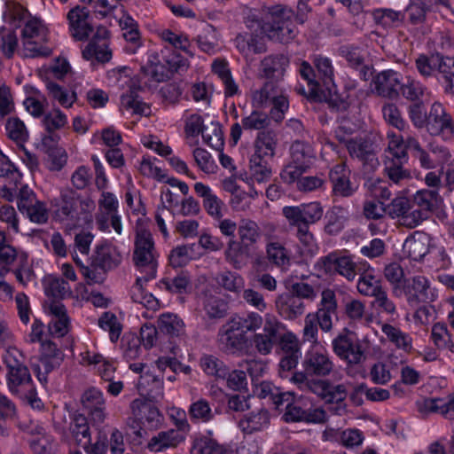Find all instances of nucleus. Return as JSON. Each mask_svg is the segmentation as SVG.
<instances>
[{"label":"nucleus","mask_w":454,"mask_h":454,"mask_svg":"<svg viewBox=\"0 0 454 454\" xmlns=\"http://www.w3.org/2000/svg\"><path fill=\"white\" fill-rule=\"evenodd\" d=\"M63 360L64 354L57 347L56 343L51 340L42 341L38 363H31V367L36 374L38 380L43 384H46L48 374L58 369Z\"/></svg>","instance_id":"dca6fc26"},{"label":"nucleus","mask_w":454,"mask_h":454,"mask_svg":"<svg viewBox=\"0 0 454 454\" xmlns=\"http://www.w3.org/2000/svg\"><path fill=\"white\" fill-rule=\"evenodd\" d=\"M275 303L278 312L286 319L293 320L304 313L303 301L290 291L279 294Z\"/></svg>","instance_id":"7c9ffc66"},{"label":"nucleus","mask_w":454,"mask_h":454,"mask_svg":"<svg viewBox=\"0 0 454 454\" xmlns=\"http://www.w3.org/2000/svg\"><path fill=\"white\" fill-rule=\"evenodd\" d=\"M441 203L442 198L437 190L422 189L418 191L413 195V219H417L420 224L440 207Z\"/></svg>","instance_id":"412c9836"},{"label":"nucleus","mask_w":454,"mask_h":454,"mask_svg":"<svg viewBox=\"0 0 454 454\" xmlns=\"http://www.w3.org/2000/svg\"><path fill=\"white\" fill-rule=\"evenodd\" d=\"M336 309L337 302L334 292L331 289L324 290L322 292L321 307L313 315L323 331L328 332L332 329V317L336 314Z\"/></svg>","instance_id":"c85d7f7f"},{"label":"nucleus","mask_w":454,"mask_h":454,"mask_svg":"<svg viewBox=\"0 0 454 454\" xmlns=\"http://www.w3.org/2000/svg\"><path fill=\"white\" fill-rule=\"evenodd\" d=\"M6 367V382L12 393H19L20 387L28 386L32 380L28 368L24 364L22 353L16 348H9L2 356Z\"/></svg>","instance_id":"1a4fd4ad"},{"label":"nucleus","mask_w":454,"mask_h":454,"mask_svg":"<svg viewBox=\"0 0 454 454\" xmlns=\"http://www.w3.org/2000/svg\"><path fill=\"white\" fill-rule=\"evenodd\" d=\"M373 16L376 22L383 27H392L397 23L403 22V12L395 11L393 9H377Z\"/></svg>","instance_id":"69168bd1"},{"label":"nucleus","mask_w":454,"mask_h":454,"mask_svg":"<svg viewBox=\"0 0 454 454\" xmlns=\"http://www.w3.org/2000/svg\"><path fill=\"white\" fill-rule=\"evenodd\" d=\"M241 123L246 130H258L260 132L270 127V119L266 113L254 110L249 115L242 118Z\"/></svg>","instance_id":"4d7b16f0"},{"label":"nucleus","mask_w":454,"mask_h":454,"mask_svg":"<svg viewBox=\"0 0 454 454\" xmlns=\"http://www.w3.org/2000/svg\"><path fill=\"white\" fill-rule=\"evenodd\" d=\"M289 65L288 59L283 54L269 55L261 62L262 75L266 78L267 82L263 85H272L273 81L280 80Z\"/></svg>","instance_id":"a878e982"},{"label":"nucleus","mask_w":454,"mask_h":454,"mask_svg":"<svg viewBox=\"0 0 454 454\" xmlns=\"http://www.w3.org/2000/svg\"><path fill=\"white\" fill-rule=\"evenodd\" d=\"M238 50L246 55L259 54L266 51L264 37L254 33L239 34L236 37Z\"/></svg>","instance_id":"c9c22d12"},{"label":"nucleus","mask_w":454,"mask_h":454,"mask_svg":"<svg viewBox=\"0 0 454 454\" xmlns=\"http://www.w3.org/2000/svg\"><path fill=\"white\" fill-rule=\"evenodd\" d=\"M273 158H265L260 154H253L250 158L251 178L257 183L268 182L271 177V166L270 161Z\"/></svg>","instance_id":"a19ab883"},{"label":"nucleus","mask_w":454,"mask_h":454,"mask_svg":"<svg viewBox=\"0 0 454 454\" xmlns=\"http://www.w3.org/2000/svg\"><path fill=\"white\" fill-rule=\"evenodd\" d=\"M382 289L380 280L372 274H364L357 282L358 292L365 296L374 297Z\"/></svg>","instance_id":"052dcab7"},{"label":"nucleus","mask_w":454,"mask_h":454,"mask_svg":"<svg viewBox=\"0 0 454 454\" xmlns=\"http://www.w3.org/2000/svg\"><path fill=\"white\" fill-rule=\"evenodd\" d=\"M329 178L333 184V196L348 198L356 191L357 187L353 186L348 176L346 173L344 164H337L329 173Z\"/></svg>","instance_id":"cd10ccee"},{"label":"nucleus","mask_w":454,"mask_h":454,"mask_svg":"<svg viewBox=\"0 0 454 454\" xmlns=\"http://www.w3.org/2000/svg\"><path fill=\"white\" fill-rule=\"evenodd\" d=\"M160 37L167 44L160 51L148 50L146 64L141 67L145 75L158 83L167 82L176 74H181L187 70L188 59L180 51L192 55L189 51L191 43L186 35L164 29Z\"/></svg>","instance_id":"f257e3e1"},{"label":"nucleus","mask_w":454,"mask_h":454,"mask_svg":"<svg viewBox=\"0 0 454 454\" xmlns=\"http://www.w3.org/2000/svg\"><path fill=\"white\" fill-rule=\"evenodd\" d=\"M143 87H130L129 93L121 97V110L131 111L132 114L147 115L149 106L139 99L138 91Z\"/></svg>","instance_id":"37998d69"},{"label":"nucleus","mask_w":454,"mask_h":454,"mask_svg":"<svg viewBox=\"0 0 454 454\" xmlns=\"http://www.w3.org/2000/svg\"><path fill=\"white\" fill-rule=\"evenodd\" d=\"M194 40L198 48L208 55H214L219 50L216 32L213 26L207 25Z\"/></svg>","instance_id":"de8ad7c7"},{"label":"nucleus","mask_w":454,"mask_h":454,"mask_svg":"<svg viewBox=\"0 0 454 454\" xmlns=\"http://www.w3.org/2000/svg\"><path fill=\"white\" fill-rule=\"evenodd\" d=\"M251 250L250 247L240 240H230L224 252L225 259L235 269H241L247 264Z\"/></svg>","instance_id":"f704fd0d"},{"label":"nucleus","mask_w":454,"mask_h":454,"mask_svg":"<svg viewBox=\"0 0 454 454\" xmlns=\"http://www.w3.org/2000/svg\"><path fill=\"white\" fill-rule=\"evenodd\" d=\"M119 25L126 43L123 51L129 55L137 53L144 46L138 22L129 14H125L120 19Z\"/></svg>","instance_id":"5701e85b"},{"label":"nucleus","mask_w":454,"mask_h":454,"mask_svg":"<svg viewBox=\"0 0 454 454\" xmlns=\"http://www.w3.org/2000/svg\"><path fill=\"white\" fill-rule=\"evenodd\" d=\"M204 142L216 151L222 152L224 145L223 132L219 122L212 121L202 131Z\"/></svg>","instance_id":"864d4df0"},{"label":"nucleus","mask_w":454,"mask_h":454,"mask_svg":"<svg viewBox=\"0 0 454 454\" xmlns=\"http://www.w3.org/2000/svg\"><path fill=\"white\" fill-rule=\"evenodd\" d=\"M382 332L387 335L391 342L396 345L397 348H401L404 350L411 348V338L400 329L386 324L382 326Z\"/></svg>","instance_id":"e2e57ef3"},{"label":"nucleus","mask_w":454,"mask_h":454,"mask_svg":"<svg viewBox=\"0 0 454 454\" xmlns=\"http://www.w3.org/2000/svg\"><path fill=\"white\" fill-rule=\"evenodd\" d=\"M217 343L222 351L232 355L247 352L252 346L248 337L228 325V322L219 329Z\"/></svg>","instance_id":"a211bd4d"},{"label":"nucleus","mask_w":454,"mask_h":454,"mask_svg":"<svg viewBox=\"0 0 454 454\" xmlns=\"http://www.w3.org/2000/svg\"><path fill=\"white\" fill-rule=\"evenodd\" d=\"M431 338L438 348L454 353V341L445 324H434L432 327Z\"/></svg>","instance_id":"6e6d98bb"},{"label":"nucleus","mask_w":454,"mask_h":454,"mask_svg":"<svg viewBox=\"0 0 454 454\" xmlns=\"http://www.w3.org/2000/svg\"><path fill=\"white\" fill-rule=\"evenodd\" d=\"M81 402L94 423L99 424L105 420V401L99 390L94 387L88 389L83 393Z\"/></svg>","instance_id":"bb28decb"},{"label":"nucleus","mask_w":454,"mask_h":454,"mask_svg":"<svg viewBox=\"0 0 454 454\" xmlns=\"http://www.w3.org/2000/svg\"><path fill=\"white\" fill-rule=\"evenodd\" d=\"M203 306L207 316L210 319H221L228 314L229 305L219 296L206 295Z\"/></svg>","instance_id":"8fccbe9b"},{"label":"nucleus","mask_w":454,"mask_h":454,"mask_svg":"<svg viewBox=\"0 0 454 454\" xmlns=\"http://www.w3.org/2000/svg\"><path fill=\"white\" fill-rule=\"evenodd\" d=\"M160 332L170 336H181L184 333V324L176 315L163 314L158 319Z\"/></svg>","instance_id":"3c124183"},{"label":"nucleus","mask_w":454,"mask_h":454,"mask_svg":"<svg viewBox=\"0 0 454 454\" xmlns=\"http://www.w3.org/2000/svg\"><path fill=\"white\" fill-rule=\"evenodd\" d=\"M326 217L328 223L325 227V231L329 234L337 233L340 231L343 223L348 218V210L342 206L334 205L327 212Z\"/></svg>","instance_id":"5fc2aeb1"},{"label":"nucleus","mask_w":454,"mask_h":454,"mask_svg":"<svg viewBox=\"0 0 454 454\" xmlns=\"http://www.w3.org/2000/svg\"><path fill=\"white\" fill-rule=\"evenodd\" d=\"M90 12L84 6H75L67 15L68 31L74 41H86L93 32Z\"/></svg>","instance_id":"aec40b11"},{"label":"nucleus","mask_w":454,"mask_h":454,"mask_svg":"<svg viewBox=\"0 0 454 454\" xmlns=\"http://www.w3.org/2000/svg\"><path fill=\"white\" fill-rule=\"evenodd\" d=\"M238 234L239 240L251 248H253L262 237L259 225L254 221L247 218H243L239 221Z\"/></svg>","instance_id":"79ce46f5"},{"label":"nucleus","mask_w":454,"mask_h":454,"mask_svg":"<svg viewBox=\"0 0 454 454\" xmlns=\"http://www.w3.org/2000/svg\"><path fill=\"white\" fill-rule=\"evenodd\" d=\"M266 258L274 266L286 269L290 265L288 250L278 241L269 239L265 247Z\"/></svg>","instance_id":"4c0bfd02"},{"label":"nucleus","mask_w":454,"mask_h":454,"mask_svg":"<svg viewBox=\"0 0 454 454\" xmlns=\"http://www.w3.org/2000/svg\"><path fill=\"white\" fill-rule=\"evenodd\" d=\"M184 437L176 429H169L167 431H160L156 435L151 438L147 447L150 450L160 452L164 451L168 448H176Z\"/></svg>","instance_id":"72a5a7b5"},{"label":"nucleus","mask_w":454,"mask_h":454,"mask_svg":"<svg viewBox=\"0 0 454 454\" xmlns=\"http://www.w3.org/2000/svg\"><path fill=\"white\" fill-rule=\"evenodd\" d=\"M282 212L289 225L297 228V238L308 252H316L317 247L309 227L322 218L324 209L321 204L309 202L299 206H286L283 207Z\"/></svg>","instance_id":"7ed1b4c3"},{"label":"nucleus","mask_w":454,"mask_h":454,"mask_svg":"<svg viewBox=\"0 0 454 454\" xmlns=\"http://www.w3.org/2000/svg\"><path fill=\"white\" fill-rule=\"evenodd\" d=\"M416 67L423 75H434L438 81L444 80L447 85H454V58H440L438 67L434 68L427 56L420 55L416 60Z\"/></svg>","instance_id":"6ab92c4d"},{"label":"nucleus","mask_w":454,"mask_h":454,"mask_svg":"<svg viewBox=\"0 0 454 454\" xmlns=\"http://www.w3.org/2000/svg\"><path fill=\"white\" fill-rule=\"evenodd\" d=\"M386 207L387 214L392 219L397 218L400 225L409 229H413L419 225V221L412 217L413 205L411 204L407 197H396Z\"/></svg>","instance_id":"b1692460"},{"label":"nucleus","mask_w":454,"mask_h":454,"mask_svg":"<svg viewBox=\"0 0 454 454\" xmlns=\"http://www.w3.org/2000/svg\"><path fill=\"white\" fill-rule=\"evenodd\" d=\"M153 250L154 243L151 232L144 227H137L133 262L139 270H145V281H149L156 277L157 262Z\"/></svg>","instance_id":"0eeeda50"},{"label":"nucleus","mask_w":454,"mask_h":454,"mask_svg":"<svg viewBox=\"0 0 454 454\" xmlns=\"http://www.w3.org/2000/svg\"><path fill=\"white\" fill-rule=\"evenodd\" d=\"M82 56L87 60H97L100 63H106L112 59V51L109 48V43L95 44L88 43L82 51Z\"/></svg>","instance_id":"13d9d810"},{"label":"nucleus","mask_w":454,"mask_h":454,"mask_svg":"<svg viewBox=\"0 0 454 454\" xmlns=\"http://www.w3.org/2000/svg\"><path fill=\"white\" fill-rule=\"evenodd\" d=\"M30 447L35 454H54L56 450L53 437L45 434L31 440Z\"/></svg>","instance_id":"774afa93"},{"label":"nucleus","mask_w":454,"mask_h":454,"mask_svg":"<svg viewBox=\"0 0 454 454\" xmlns=\"http://www.w3.org/2000/svg\"><path fill=\"white\" fill-rule=\"evenodd\" d=\"M346 148L352 158H356L372 168L379 165L373 144L365 138L356 137L344 141Z\"/></svg>","instance_id":"393cba45"},{"label":"nucleus","mask_w":454,"mask_h":454,"mask_svg":"<svg viewBox=\"0 0 454 454\" xmlns=\"http://www.w3.org/2000/svg\"><path fill=\"white\" fill-rule=\"evenodd\" d=\"M211 71L223 82V85H237L233 80L230 64L225 59L217 58L214 59Z\"/></svg>","instance_id":"680f3d73"},{"label":"nucleus","mask_w":454,"mask_h":454,"mask_svg":"<svg viewBox=\"0 0 454 454\" xmlns=\"http://www.w3.org/2000/svg\"><path fill=\"white\" fill-rule=\"evenodd\" d=\"M392 293L395 297L405 295L409 305L417 307L430 301V283L424 276H415L404 280L402 287L395 286Z\"/></svg>","instance_id":"f3484780"},{"label":"nucleus","mask_w":454,"mask_h":454,"mask_svg":"<svg viewBox=\"0 0 454 454\" xmlns=\"http://www.w3.org/2000/svg\"><path fill=\"white\" fill-rule=\"evenodd\" d=\"M334 354L347 363L348 368L358 365L366 359L364 349L355 333L344 329L333 340Z\"/></svg>","instance_id":"9b49d317"},{"label":"nucleus","mask_w":454,"mask_h":454,"mask_svg":"<svg viewBox=\"0 0 454 454\" xmlns=\"http://www.w3.org/2000/svg\"><path fill=\"white\" fill-rule=\"evenodd\" d=\"M279 411H284L282 419L287 423L306 422L321 423L325 420V411L322 408H314L311 401L305 396L295 397L289 392Z\"/></svg>","instance_id":"20e7f679"},{"label":"nucleus","mask_w":454,"mask_h":454,"mask_svg":"<svg viewBox=\"0 0 454 454\" xmlns=\"http://www.w3.org/2000/svg\"><path fill=\"white\" fill-rule=\"evenodd\" d=\"M278 145V133L274 127H270L258 132L254 143V154H260L265 158H273Z\"/></svg>","instance_id":"2f4dec72"},{"label":"nucleus","mask_w":454,"mask_h":454,"mask_svg":"<svg viewBox=\"0 0 454 454\" xmlns=\"http://www.w3.org/2000/svg\"><path fill=\"white\" fill-rule=\"evenodd\" d=\"M58 207L55 214L61 221L78 220L81 214L90 211L94 208V202L90 200H82L73 190L66 189L61 191Z\"/></svg>","instance_id":"2eb2a0df"},{"label":"nucleus","mask_w":454,"mask_h":454,"mask_svg":"<svg viewBox=\"0 0 454 454\" xmlns=\"http://www.w3.org/2000/svg\"><path fill=\"white\" fill-rule=\"evenodd\" d=\"M425 408L431 412H438L447 419H454V394L446 399H428L425 401Z\"/></svg>","instance_id":"603ef678"},{"label":"nucleus","mask_w":454,"mask_h":454,"mask_svg":"<svg viewBox=\"0 0 454 454\" xmlns=\"http://www.w3.org/2000/svg\"><path fill=\"white\" fill-rule=\"evenodd\" d=\"M254 395L260 399L267 400L268 404L273 406L275 410L282 408L284 399L286 398L289 392H284L281 388L270 381H262L254 385Z\"/></svg>","instance_id":"473e14b6"},{"label":"nucleus","mask_w":454,"mask_h":454,"mask_svg":"<svg viewBox=\"0 0 454 454\" xmlns=\"http://www.w3.org/2000/svg\"><path fill=\"white\" fill-rule=\"evenodd\" d=\"M99 326L109 332L110 340L116 342L121 333V325L116 316L110 312H105L98 320Z\"/></svg>","instance_id":"0e129e2a"},{"label":"nucleus","mask_w":454,"mask_h":454,"mask_svg":"<svg viewBox=\"0 0 454 454\" xmlns=\"http://www.w3.org/2000/svg\"><path fill=\"white\" fill-rule=\"evenodd\" d=\"M268 14L269 20L265 23V28L269 31L270 37L284 44L295 38L298 29L291 10L277 4L268 8Z\"/></svg>","instance_id":"39448f33"},{"label":"nucleus","mask_w":454,"mask_h":454,"mask_svg":"<svg viewBox=\"0 0 454 454\" xmlns=\"http://www.w3.org/2000/svg\"><path fill=\"white\" fill-rule=\"evenodd\" d=\"M270 413L267 409L261 408L257 411H252L247 414L239 421V426L243 431L247 434L262 430L270 424Z\"/></svg>","instance_id":"58836bf2"},{"label":"nucleus","mask_w":454,"mask_h":454,"mask_svg":"<svg viewBox=\"0 0 454 454\" xmlns=\"http://www.w3.org/2000/svg\"><path fill=\"white\" fill-rule=\"evenodd\" d=\"M315 68L303 60L298 67V74L307 82V85H336L334 82V68L331 59L325 56H317L313 61Z\"/></svg>","instance_id":"f8f14e48"},{"label":"nucleus","mask_w":454,"mask_h":454,"mask_svg":"<svg viewBox=\"0 0 454 454\" xmlns=\"http://www.w3.org/2000/svg\"><path fill=\"white\" fill-rule=\"evenodd\" d=\"M121 262V255L109 244L97 246L95 254L92 256V268H98L104 271L116 268Z\"/></svg>","instance_id":"c756f323"},{"label":"nucleus","mask_w":454,"mask_h":454,"mask_svg":"<svg viewBox=\"0 0 454 454\" xmlns=\"http://www.w3.org/2000/svg\"><path fill=\"white\" fill-rule=\"evenodd\" d=\"M299 94L310 102L327 103L329 106L343 111L348 107V87H297Z\"/></svg>","instance_id":"9d476101"},{"label":"nucleus","mask_w":454,"mask_h":454,"mask_svg":"<svg viewBox=\"0 0 454 454\" xmlns=\"http://www.w3.org/2000/svg\"><path fill=\"white\" fill-rule=\"evenodd\" d=\"M45 292L47 295L51 296L56 300L64 299L71 294L68 283L63 278H58L49 279Z\"/></svg>","instance_id":"338daca9"},{"label":"nucleus","mask_w":454,"mask_h":454,"mask_svg":"<svg viewBox=\"0 0 454 454\" xmlns=\"http://www.w3.org/2000/svg\"><path fill=\"white\" fill-rule=\"evenodd\" d=\"M262 329L255 333L250 344L262 356L270 354L286 333V325L274 315L266 314L263 317Z\"/></svg>","instance_id":"6e6552de"},{"label":"nucleus","mask_w":454,"mask_h":454,"mask_svg":"<svg viewBox=\"0 0 454 454\" xmlns=\"http://www.w3.org/2000/svg\"><path fill=\"white\" fill-rule=\"evenodd\" d=\"M201 367L204 372L219 379H225L228 375V367L223 361L213 356H205L201 358Z\"/></svg>","instance_id":"bf43d9fd"},{"label":"nucleus","mask_w":454,"mask_h":454,"mask_svg":"<svg viewBox=\"0 0 454 454\" xmlns=\"http://www.w3.org/2000/svg\"><path fill=\"white\" fill-rule=\"evenodd\" d=\"M303 372H294L292 380L301 391L317 395L326 403H340L347 397L344 384L332 385L328 380L315 379L325 377L333 371V364L325 353L309 351L302 362Z\"/></svg>","instance_id":"f03ea898"},{"label":"nucleus","mask_w":454,"mask_h":454,"mask_svg":"<svg viewBox=\"0 0 454 454\" xmlns=\"http://www.w3.org/2000/svg\"><path fill=\"white\" fill-rule=\"evenodd\" d=\"M291 162L309 168L315 159L312 146L305 141L295 140L290 146Z\"/></svg>","instance_id":"e433bc0d"},{"label":"nucleus","mask_w":454,"mask_h":454,"mask_svg":"<svg viewBox=\"0 0 454 454\" xmlns=\"http://www.w3.org/2000/svg\"><path fill=\"white\" fill-rule=\"evenodd\" d=\"M191 454H231V451L208 435H200L193 440Z\"/></svg>","instance_id":"ea45409f"},{"label":"nucleus","mask_w":454,"mask_h":454,"mask_svg":"<svg viewBox=\"0 0 454 454\" xmlns=\"http://www.w3.org/2000/svg\"><path fill=\"white\" fill-rule=\"evenodd\" d=\"M425 129L431 137H439L443 141L454 138V120L438 101L430 107Z\"/></svg>","instance_id":"ddd939ff"},{"label":"nucleus","mask_w":454,"mask_h":454,"mask_svg":"<svg viewBox=\"0 0 454 454\" xmlns=\"http://www.w3.org/2000/svg\"><path fill=\"white\" fill-rule=\"evenodd\" d=\"M159 286L160 288H164L171 294H183L188 292L191 287V279L187 272L182 271L177 276L170 278H162Z\"/></svg>","instance_id":"09e8293b"},{"label":"nucleus","mask_w":454,"mask_h":454,"mask_svg":"<svg viewBox=\"0 0 454 454\" xmlns=\"http://www.w3.org/2000/svg\"><path fill=\"white\" fill-rule=\"evenodd\" d=\"M69 429L77 444L86 448L90 443V427L84 415L75 414Z\"/></svg>","instance_id":"c03bdc74"},{"label":"nucleus","mask_w":454,"mask_h":454,"mask_svg":"<svg viewBox=\"0 0 454 454\" xmlns=\"http://www.w3.org/2000/svg\"><path fill=\"white\" fill-rule=\"evenodd\" d=\"M106 78L113 85H140L134 70L128 66H120L108 70Z\"/></svg>","instance_id":"a18cd8bd"},{"label":"nucleus","mask_w":454,"mask_h":454,"mask_svg":"<svg viewBox=\"0 0 454 454\" xmlns=\"http://www.w3.org/2000/svg\"><path fill=\"white\" fill-rule=\"evenodd\" d=\"M154 389L148 393V398H137L130 403L132 415L138 420H145L151 428H157L163 420V415L154 405L163 398L162 380L159 377L153 380Z\"/></svg>","instance_id":"423d86ee"},{"label":"nucleus","mask_w":454,"mask_h":454,"mask_svg":"<svg viewBox=\"0 0 454 454\" xmlns=\"http://www.w3.org/2000/svg\"><path fill=\"white\" fill-rule=\"evenodd\" d=\"M320 269L329 276L340 275L348 282L355 280L357 276V264L353 257L341 252H332L320 258Z\"/></svg>","instance_id":"4468645a"},{"label":"nucleus","mask_w":454,"mask_h":454,"mask_svg":"<svg viewBox=\"0 0 454 454\" xmlns=\"http://www.w3.org/2000/svg\"><path fill=\"white\" fill-rule=\"evenodd\" d=\"M263 317L258 313L250 312L244 317H233L228 320V325H232L234 329L247 335V332H255L260 329Z\"/></svg>","instance_id":"49530a36"},{"label":"nucleus","mask_w":454,"mask_h":454,"mask_svg":"<svg viewBox=\"0 0 454 454\" xmlns=\"http://www.w3.org/2000/svg\"><path fill=\"white\" fill-rule=\"evenodd\" d=\"M428 11L429 6L424 0H410L403 12V22L421 35H426L429 31L427 20Z\"/></svg>","instance_id":"4be33fe9"}]
</instances>
